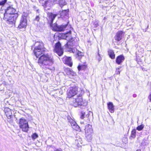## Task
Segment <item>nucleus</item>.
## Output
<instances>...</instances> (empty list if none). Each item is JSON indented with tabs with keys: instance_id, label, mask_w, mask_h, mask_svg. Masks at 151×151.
Instances as JSON below:
<instances>
[{
	"instance_id": "c9c22d12",
	"label": "nucleus",
	"mask_w": 151,
	"mask_h": 151,
	"mask_svg": "<svg viewBox=\"0 0 151 151\" xmlns=\"http://www.w3.org/2000/svg\"><path fill=\"white\" fill-rule=\"evenodd\" d=\"M60 6L61 7H62L63 6L65 5V2H63V3L62 4L61 3V2H59Z\"/></svg>"
},
{
	"instance_id": "e433bc0d",
	"label": "nucleus",
	"mask_w": 151,
	"mask_h": 151,
	"mask_svg": "<svg viewBox=\"0 0 151 151\" xmlns=\"http://www.w3.org/2000/svg\"><path fill=\"white\" fill-rule=\"evenodd\" d=\"M148 99L151 102V92L150 93V94L148 96Z\"/></svg>"
},
{
	"instance_id": "9d476101",
	"label": "nucleus",
	"mask_w": 151,
	"mask_h": 151,
	"mask_svg": "<svg viewBox=\"0 0 151 151\" xmlns=\"http://www.w3.org/2000/svg\"><path fill=\"white\" fill-rule=\"evenodd\" d=\"M19 126L23 131L27 132L29 126L28 123H19Z\"/></svg>"
},
{
	"instance_id": "f257e3e1",
	"label": "nucleus",
	"mask_w": 151,
	"mask_h": 151,
	"mask_svg": "<svg viewBox=\"0 0 151 151\" xmlns=\"http://www.w3.org/2000/svg\"><path fill=\"white\" fill-rule=\"evenodd\" d=\"M35 47L34 53L37 58H39L38 63L43 69L44 73L47 74L52 73L55 70L53 65L54 60L53 57L48 54H45V49L42 42H37L35 44Z\"/></svg>"
},
{
	"instance_id": "7c9ffc66",
	"label": "nucleus",
	"mask_w": 151,
	"mask_h": 151,
	"mask_svg": "<svg viewBox=\"0 0 151 151\" xmlns=\"http://www.w3.org/2000/svg\"><path fill=\"white\" fill-rule=\"evenodd\" d=\"M65 71L67 72V74L68 75H69V74H71L72 72L69 69H67L65 70Z\"/></svg>"
},
{
	"instance_id": "5701e85b",
	"label": "nucleus",
	"mask_w": 151,
	"mask_h": 151,
	"mask_svg": "<svg viewBox=\"0 0 151 151\" xmlns=\"http://www.w3.org/2000/svg\"><path fill=\"white\" fill-rule=\"evenodd\" d=\"M136 130L135 129H133L132 132L130 136V138L131 139L134 138L136 137Z\"/></svg>"
},
{
	"instance_id": "f704fd0d",
	"label": "nucleus",
	"mask_w": 151,
	"mask_h": 151,
	"mask_svg": "<svg viewBox=\"0 0 151 151\" xmlns=\"http://www.w3.org/2000/svg\"><path fill=\"white\" fill-rule=\"evenodd\" d=\"M85 115V113H82V114L81 116V119H83L84 118V116Z\"/></svg>"
},
{
	"instance_id": "20e7f679",
	"label": "nucleus",
	"mask_w": 151,
	"mask_h": 151,
	"mask_svg": "<svg viewBox=\"0 0 151 151\" xmlns=\"http://www.w3.org/2000/svg\"><path fill=\"white\" fill-rule=\"evenodd\" d=\"M5 12L3 14V19L5 20H8L9 19L8 18V16L10 15L15 14L14 13L15 11V9L12 7L9 6L7 7L5 10Z\"/></svg>"
},
{
	"instance_id": "2eb2a0df",
	"label": "nucleus",
	"mask_w": 151,
	"mask_h": 151,
	"mask_svg": "<svg viewBox=\"0 0 151 151\" xmlns=\"http://www.w3.org/2000/svg\"><path fill=\"white\" fill-rule=\"evenodd\" d=\"M124 56L122 55L118 56L116 60V62L118 64H120L124 60Z\"/></svg>"
},
{
	"instance_id": "ea45409f",
	"label": "nucleus",
	"mask_w": 151,
	"mask_h": 151,
	"mask_svg": "<svg viewBox=\"0 0 151 151\" xmlns=\"http://www.w3.org/2000/svg\"><path fill=\"white\" fill-rule=\"evenodd\" d=\"M133 96L134 97H136L137 95L136 94H134Z\"/></svg>"
},
{
	"instance_id": "0eeeda50",
	"label": "nucleus",
	"mask_w": 151,
	"mask_h": 151,
	"mask_svg": "<svg viewBox=\"0 0 151 151\" xmlns=\"http://www.w3.org/2000/svg\"><path fill=\"white\" fill-rule=\"evenodd\" d=\"M18 17L17 14H15L10 15L8 16V20H5L7 23L9 24H14L15 20Z\"/></svg>"
},
{
	"instance_id": "bb28decb",
	"label": "nucleus",
	"mask_w": 151,
	"mask_h": 151,
	"mask_svg": "<svg viewBox=\"0 0 151 151\" xmlns=\"http://www.w3.org/2000/svg\"><path fill=\"white\" fill-rule=\"evenodd\" d=\"M40 19V17L39 15H37L35 19H34V21H36L37 22H39Z\"/></svg>"
},
{
	"instance_id": "cd10ccee",
	"label": "nucleus",
	"mask_w": 151,
	"mask_h": 151,
	"mask_svg": "<svg viewBox=\"0 0 151 151\" xmlns=\"http://www.w3.org/2000/svg\"><path fill=\"white\" fill-rule=\"evenodd\" d=\"M93 25L92 26L94 27H96L99 26V24L97 22H93Z\"/></svg>"
},
{
	"instance_id": "f3484780",
	"label": "nucleus",
	"mask_w": 151,
	"mask_h": 151,
	"mask_svg": "<svg viewBox=\"0 0 151 151\" xmlns=\"http://www.w3.org/2000/svg\"><path fill=\"white\" fill-rule=\"evenodd\" d=\"M85 130V132H86V131H87L88 132H93L92 126L90 124H88L86 126Z\"/></svg>"
},
{
	"instance_id": "423d86ee",
	"label": "nucleus",
	"mask_w": 151,
	"mask_h": 151,
	"mask_svg": "<svg viewBox=\"0 0 151 151\" xmlns=\"http://www.w3.org/2000/svg\"><path fill=\"white\" fill-rule=\"evenodd\" d=\"M78 93V88L76 86L70 87L68 91V96L70 98L74 96Z\"/></svg>"
},
{
	"instance_id": "aec40b11",
	"label": "nucleus",
	"mask_w": 151,
	"mask_h": 151,
	"mask_svg": "<svg viewBox=\"0 0 151 151\" xmlns=\"http://www.w3.org/2000/svg\"><path fill=\"white\" fill-rule=\"evenodd\" d=\"M57 14H53L51 13H49L48 14V15L49 18L51 19V23H52L54 19L57 16Z\"/></svg>"
},
{
	"instance_id": "9b49d317",
	"label": "nucleus",
	"mask_w": 151,
	"mask_h": 151,
	"mask_svg": "<svg viewBox=\"0 0 151 151\" xmlns=\"http://www.w3.org/2000/svg\"><path fill=\"white\" fill-rule=\"evenodd\" d=\"M123 32L122 31H119L116 33L115 37V40L118 41H120L122 37Z\"/></svg>"
},
{
	"instance_id": "58836bf2",
	"label": "nucleus",
	"mask_w": 151,
	"mask_h": 151,
	"mask_svg": "<svg viewBox=\"0 0 151 151\" xmlns=\"http://www.w3.org/2000/svg\"><path fill=\"white\" fill-rule=\"evenodd\" d=\"M3 84L5 85H7V83H6L5 82H4L3 83Z\"/></svg>"
},
{
	"instance_id": "473e14b6",
	"label": "nucleus",
	"mask_w": 151,
	"mask_h": 151,
	"mask_svg": "<svg viewBox=\"0 0 151 151\" xmlns=\"http://www.w3.org/2000/svg\"><path fill=\"white\" fill-rule=\"evenodd\" d=\"M96 58L99 61H100L101 60V58L99 53H98V55L96 56Z\"/></svg>"
},
{
	"instance_id": "79ce46f5",
	"label": "nucleus",
	"mask_w": 151,
	"mask_h": 151,
	"mask_svg": "<svg viewBox=\"0 0 151 151\" xmlns=\"http://www.w3.org/2000/svg\"><path fill=\"white\" fill-rule=\"evenodd\" d=\"M55 151H61V150L57 149L55 150Z\"/></svg>"
},
{
	"instance_id": "4468645a",
	"label": "nucleus",
	"mask_w": 151,
	"mask_h": 151,
	"mask_svg": "<svg viewBox=\"0 0 151 151\" xmlns=\"http://www.w3.org/2000/svg\"><path fill=\"white\" fill-rule=\"evenodd\" d=\"M107 106L109 111L111 113H114V106L112 103L111 102H109L107 104Z\"/></svg>"
},
{
	"instance_id": "72a5a7b5",
	"label": "nucleus",
	"mask_w": 151,
	"mask_h": 151,
	"mask_svg": "<svg viewBox=\"0 0 151 151\" xmlns=\"http://www.w3.org/2000/svg\"><path fill=\"white\" fill-rule=\"evenodd\" d=\"M71 51L73 53H77L78 50L76 49H72Z\"/></svg>"
},
{
	"instance_id": "7ed1b4c3",
	"label": "nucleus",
	"mask_w": 151,
	"mask_h": 151,
	"mask_svg": "<svg viewBox=\"0 0 151 151\" xmlns=\"http://www.w3.org/2000/svg\"><path fill=\"white\" fill-rule=\"evenodd\" d=\"M72 101V104L75 107L79 106L84 105L82 97L80 95L75 97V98L73 99Z\"/></svg>"
},
{
	"instance_id": "2f4dec72",
	"label": "nucleus",
	"mask_w": 151,
	"mask_h": 151,
	"mask_svg": "<svg viewBox=\"0 0 151 151\" xmlns=\"http://www.w3.org/2000/svg\"><path fill=\"white\" fill-rule=\"evenodd\" d=\"M77 54L78 55V56L79 57H81V56H82L83 55V53H82L81 52L79 51L78 50L77 52Z\"/></svg>"
},
{
	"instance_id": "4be33fe9",
	"label": "nucleus",
	"mask_w": 151,
	"mask_h": 151,
	"mask_svg": "<svg viewBox=\"0 0 151 151\" xmlns=\"http://www.w3.org/2000/svg\"><path fill=\"white\" fill-rule=\"evenodd\" d=\"M87 68V65H79L78 68L79 70H84Z\"/></svg>"
},
{
	"instance_id": "c85d7f7f",
	"label": "nucleus",
	"mask_w": 151,
	"mask_h": 151,
	"mask_svg": "<svg viewBox=\"0 0 151 151\" xmlns=\"http://www.w3.org/2000/svg\"><path fill=\"white\" fill-rule=\"evenodd\" d=\"M7 0H2L0 1V5H4L6 2Z\"/></svg>"
},
{
	"instance_id": "6ab92c4d",
	"label": "nucleus",
	"mask_w": 151,
	"mask_h": 151,
	"mask_svg": "<svg viewBox=\"0 0 151 151\" xmlns=\"http://www.w3.org/2000/svg\"><path fill=\"white\" fill-rule=\"evenodd\" d=\"M93 132H88L86 131V132H85L86 137L88 141H90L92 139V134Z\"/></svg>"
},
{
	"instance_id": "a878e982",
	"label": "nucleus",
	"mask_w": 151,
	"mask_h": 151,
	"mask_svg": "<svg viewBox=\"0 0 151 151\" xmlns=\"http://www.w3.org/2000/svg\"><path fill=\"white\" fill-rule=\"evenodd\" d=\"M68 119L69 123H76L75 121L70 116L68 117Z\"/></svg>"
},
{
	"instance_id": "b1692460",
	"label": "nucleus",
	"mask_w": 151,
	"mask_h": 151,
	"mask_svg": "<svg viewBox=\"0 0 151 151\" xmlns=\"http://www.w3.org/2000/svg\"><path fill=\"white\" fill-rule=\"evenodd\" d=\"M144 125L143 124H141V125H140L139 126H138L137 127V129L139 131H140L142 130L143 128H144Z\"/></svg>"
},
{
	"instance_id": "c03bdc74",
	"label": "nucleus",
	"mask_w": 151,
	"mask_h": 151,
	"mask_svg": "<svg viewBox=\"0 0 151 151\" xmlns=\"http://www.w3.org/2000/svg\"><path fill=\"white\" fill-rule=\"evenodd\" d=\"M136 151H141L140 150H136Z\"/></svg>"
},
{
	"instance_id": "a19ab883",
	"label": "nucleus",
	"mask_w": 151,
	"mask_h": 151,
	"mask_svg": "<svg viewBox=\"0 0 151 151\" xmlns=\"http://www.w3.org/2000/svg\"><path fill=\"white\" fill-rule=\"evenodd\" d=\"M0 16L1 17V16L2 17H3V14L2 13H0Z\"/></svg>"
},
{
	"instance_id": "dca6fc26",
	"label": "nucleus",
	"mask_w": 151,
	"mask_h": 151,
	"mask_svg": "<svg viewBox=\"0 0 151 151\" xmlns=\"http://www.w3.org/2000/svg\"><path fill=\"white\" fill-rule=\"evenodd\" d=\"M67 26V24H62L61 26H57L56 30L58 31H64Z\"/></svg>"
},
{
	"instance_id": "6e6552de",
	"label": "nucleus",
	"mask_w": 151,
	"mask_h": 151,
	"mask_svg": "<svg viewBox=\"0 0 151 151\" xmlns=\"http://www.w3.org/2000/svg\"><path fill=\"white\" fill-rule=\"evenodd\" d=\"M54 51L59 56H61L63 54V50L61 47V44L60 42H58L56 44Z\"/></svg>"
},
{
	"instance_id": "ddd939ff",
	"label": "nucleus",
	"mask_w": 151,
	"mask_h": 151,
	"mask_svg": "<svg viewBox=\"0 0 151 151\" xmlns=\"http://www.w3.org/2000/svg\"><path fill=\"white\" fill-rule=\"evenodd\" d=\"M61 17L63 18L68 19V11L67 10H63L62 12L60 13Z\"/></svg>"
},
{
	"instance_id": "393cba45",
	"label": "nucleus",
	"mask_w": 151,
	"mask_h": 151,
	"mask_svg": "<svg viewBox=\"0 0 151 151\" xmlns=\"http://www.w3.org/2000/svg\"><path fill=\"white\" fill-rule=\"evenodd\" d=\"M38 137V135L36 133H34L32 136V138L33 140H35Z\"/></svg>"
},
{
	"instance_id": "37998d69",
	"label": "nucleus",
	"mask_w": 151,
	"mask_h": 151,
	"mask_svg": "<svg viewBox=\"0 0 151 151\" xmlns=\"http://www.w3.org/2000/svg\"><path fill=\"white\" fill-rule=\"evenodd\" d=\"M48 1H47V2H45V4H46V5H47V4H48Z\"/></svg>"
},
{
	"instance_id": "39448f33",
	"label": "nucleus",
	"mask_w": 151,
	"mask_h": 151,
	"mask_svg": "<svg viewBox=\"0 0 151 151\" xmlns=\"http://www.w3.org/2000/svg\"><path fill=\"white\" fill-rule=\"evenodd\" d=\"M27 25V20L26 16L23 15L21 19L19 24L18 27L19 29H25Z\"/></svg>"
},
{
	"instance_id": "a211bd4d",
	"label": "nucleus",
	"mask_w": 151,
	"mask_h": 151,
	"mask_svg": "<svg viewBox=\"0 0 151 151\" xmlns=\"http://www.w3.org/2000/svg\"><path fill=\"white\" fill-rule=\"evenodd\" d=\"M108 54L109 57L112 59H114L115 58V55L114 51L111 50H109L108 51Z\"/></svg>"
},
{
	"instance_id": "4c0bfd02",
	"label": "nucleus",
	"mask_w": 151,
	"mask_h": 151,
	"mask_svg": "<svg viewBox=\"0 0 151 151\" xmlns=\"http://www.w3.org/2000/svg\"><path fill=\"white\" fill-rule=\"evenodd\" d=\"M120 71L119 70V68L117 69L116 70V73L117 74H119L120 73Z\"/></svg>"
},
{
	"instance_id": "c756f323",
	"label": "nucleus",
	"mask_w": 151,
	"mask_h": 151,
	"mask_svg": "<svg viewBox=\"0 0 151 151\" xmlns=\"http://www.w3.org/2000/svg\"><path fill=\"white\" fill-rule=\"evenodd\" d=\"M26 122V120L24 118H22L19 119V123H24Z\"/></svg>"
},
{
	"instance_id": "a18cd8bd",
	"label": "nucleus",
	"mask_w": 151,
	"mask_h": 151,
	"mask_svg": "<svg viewBox=\"0 0 151 151\" xmlns=\"http://www.w3.org/2000/svg\"><path fill=\"white\" fill-rule=\"evenodd\" d=\"M38 10H37V12H38Z\"/></svg>"
},
{
	"instance_id": "f8f14e48",
	"label": "nucleus",
	"mask_w": 151,
	"mask_h": 151,
	"mask_svg": "<svg viewBox=\"0 0 151 151\" xmlns=\"http://www.w3.org/2000/svg\"><path fill=\"white\" fill-rule=\"evenodd\" d=\"M6 115L8 119H10L12 116L11 110L9 108H6L4 109Z\"/></svg>"
},
{
	"instance_id": "f03ea898",
	"label": "nucleus",
	"mask_w": 151,
	"mask_h": 151,
	"mask_svg": "<svg viewBox=\"0 0 151 151\" xmlns=\"http://www.w3.org/2000/svg\"><path fill=\"white\" fill-rule=\"evenodd\" d=\"M61 37L62 38L68 41L65 45L66 47H69V46H72L74 45L73 42L74 39L73 38L71 37L70 31H69L66 33L63 34H62Z\"/></svg>"
},
{
	"instance_id": "1a4fd4ad",
	"label": "nucleus",
	"mask_w": 151,
	"mask_h": 151,
	"mask_svg": "<svg viewBox=\"0 0 151 151\" xmlns=\"http://www.w3.org/2000/svg\"><path fill=\"white\" fill-rule=\"evenodd\" d=\"M63 60L65 63L67 64L70 67L72 66V63L71 61V57L65 56L63 58Z\"/></svg>"
},
{
	"instance_id": "412c9836",
	"label": "nucleus",
	"mask_w": 151,
	"mask_h": 151,
	"mask_svg": "<svg viewBox=\"0 0 151 151\" xmlns=\"http://www.w3.org/2000/svg\"><path fill=\"white\" fill-rule=\"evenodd\" d=\"M72 124H71V126L73 129L76 131H80V127L78 125L77 123H72Z\"/></svg>"
}]
</instances>
